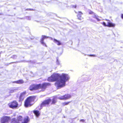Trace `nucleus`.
<instances>
[{
	"label": "nucleus",
	"instance_id": "f8f14e48",
	"mask_svg": "<svg viewBox=\"0 0 123 123\" xmlns=\"http://www.w3.org/2000/svg\"><path fill=\"white\" fill-rule=\"evenodd\" d=\"M83 14L82 12L81 11H79L77 15V17L78 19L81 20L83 18L82 17V15Z\"/></svg>",
	"mask_w": 123,
	"mask_h": 123
},
{
	"label": "nucleus",
	"instance_id": "4468645a",
	"mask_svg": "<svg viewBox=\"0 0 123 123\" xmlns=\"http://www.w3.org/2000/svg\"><path fill=\"white\" fill-rule=\"evenodd\" d=\"M33 112L37 117H38L40 115L39 111L38 110H35L33 111Z\"/></svg>",
	"mask_w": 123,
	"mask_h": 123
},
{
	"label": "nucleus",
	"instance_id": "412c9836",
	"mask_svg": "<svg viewBox=\"0 0 123 123\" xmlns=\"http://www.w3.org/2000/svg\"><path fill=\"white\" fill-rule=\"evenodd\" d=\"M89 14H94V12L90 10L89 12Z\"/></svg>",
	"mask_w": 123,
	"mask_h": 123
},
{
	"label": "nucleus",
	"instance_id": "a878e982",
	"mask_svg": "<svg viewBox=\"0 0 123 123\" xmlns=\"http://www.w3.org/2000/svg\"><path fill=\"white\" fill-rule=\"evenodd\" d=\"M80 121L82 122H84L85 121V120L83 119H82L80 120Z\"/></svg>",
	"mask_w": 123,
	"mask_h": 123
},
{
	"label": "nucleus",
	"instance_id": "1a4fd4ad",
	"mask_svg": "<svg viewBox=\"0 0 123 123\" xmlns=\"http://www.w3.org/2000/svg\"><path fill=\"white\" fill-rule=\"evenodd\" d=\"M42 37L40 40L41 43L45 46H47L45 43L43 41L45 39L48 38L49 37L45 35H42Z\"/></svg>",
	"mask_w": 123,
	"mask_h": 123
},
{
	"label": "nucleus",
	"instance_id": "b1692460",
	"mask_svg": "<svg viewBox=\"0 0 123 123\" xmlns=\"http://www.w3.org/2000/svg\"><path fill=\"white\" fill-rule=\"evenodd\" d=\"M77 7V6L76 5H73L72 6V7L73 8H76Z\"/></svg>",
	"mask_w": 123,
	"mask_h": 123
},
{
	"label": "nucleus",
	"instance_id": "c85d7f7f",
	"mask_svg": "<svg viewBox=\"0 0 123 123\" xmlns=\"http://www.w3.org/2000/svg\"><path fill=\"white\" fill-rule=\"evenodd\" d=\"M75 12V13H77V12Z\"/></svg>",
	"mask_w": 123,
	"mask_h": 123
},
{
	"label": "nucleus",
	"instance_id": "5701e85b",
	"mask_svg": "<svg viewBox=\"0 0 123 123\" xmlns=\"http://www.w3.org/2000/svg\"><path fill=\"white\" fill-rule=\"evenodd\" d=\"M16 56H16V55H14L12 56V57L13 59H14L16 58Z\"/></svg>",
	"mask_w": 123,
	"mask_h": 123
},
{
	"label": "nucleus",
	"instance_id": "0eeeda50",
	"mask_svg": "<svg viewBox=\"0 0 123 123\" xmlns=\"http://www.w3.org/2000/svg\"><path fill=\"white\" fill-rule=\"evenodd\" d=\"M51 101V99L50 98H48L45 100L43 101L41 104L40 106L41 107L45 106L46 105H49Z\"/></svg>",
	"mask_w": 123,
	"mask_h": 123
},
{
	"label": "nucleus",
	"instance_id": "9b49d317",
	"mask_svg": "<svg viewBox=\"0 0 123 123\" xmlns=\"http://www.w3.org/2000/svg\"><path fill=\"white\" fill-rule=\"evenodd\" d=\"M42 37L40 40L41 43L45 46H47L45 43L43 41L45 39L48 38L49 37L45 35H42Z\"/></svg>",
	"mask_w": 123,
	"mask_h": 123
},
{
	"label": "nucleus",
	"instance_id": "aec40b11",
	"mask_svg": "<svg viewBox=\"0 0 123 123\" xmlns=\"http://www.w3.org/2000/svg\"><path fill=\"white\" fill-rule=\"evenodd\" d=\"M19 102L22 101L24 99V97H22L20 95L19 97Z\"/></svg>",
	"mask_w": 123,
	"mask_h": 123
},
{
	"label": "nucleus",
	"instance_id": "6ab92c4d",
	"mask_svg": "<svg viewBox=\"0 0 123 123\" xmlns=\"http://www.w3.org/2000/svg\"><path fill=\"white\" fill-rule=\"evenodd\" d=\"M26 91H25L23 92H22L20 94V96H21L22 97H23L24 98V97L25 95L26 94Z\"/></svg>",
	"mask_w": 123,
	"mask_h": 123
},
{
	"label": "nucleus",
	"instance_id": "4be33fe9",
	"mask_svg": "<svg viewBox=\"0 0 123 123\" xmlns=\"http://www.w3.org/2000/svg\"><path fill=\"white\" fill-rule=\"evenodd\" d=\"M102 24L104 25L105 26H107V25H106L105 22H103L102 23Z\"/></svg>",
	"mask_w": 123,
	"mask_h": 123
},
{
	"label": "nucleus",
	"instance_id": "20e7f679",
	"mask_svg": "<svg viewBox=\"0 0 123 123\" xmlns=\"http://www.w3.org/2000/svg\"><path fill=\"white\" fill-rule=\"evenodd\" d=\"M36 98L35 96H30L25 100L24 104V106L26 108L31 106L33 104L32 102H33Z\"/></svg>",
	"mask_w": 123,
	"mask_h": 123
},
{
	"label": "nucleus",
	"instance_id": "39448f33",
	"mask_svg": "<svg viewBox=\"0 0 123 123\" xmlns=\"http://www.w3.org/2000/svg\"><path fill=\"white\" fill-rule=\"evenodd\" d=\"M8 105L10 108L14 109L18 107V104L16 101L14 100L10 102L8 104Z\"/></svg>",
	"mask_w": 123,
	"mask_h": 123
},
{
	"label": "nucleus",
	"instance_id": "bb28decb",
	"mask_svg": "<svg viewBox=\"0 0 123 123\" xmlns=\"http://www.w3.org/2000/svg\"><path fill=\"white\" fill-rule=\"evenodd\" d=\"M121 17L122 19H123V14H121Z\"/></svg>",
	"mask_w": 123,
	"mask_h": 123
},
{
	"label": "nucleus",
	"instance_id": "dca6fc26",
	"mask_svg": "<svg viewBox=\"0 0 123 123\" xmlns=\"http://www.w3.org/2000/svg\"><path fill=\"white\" fill-rule=\"evenodd\" d=\"M54 42L56 43L58 45H62V43L60 41L54 39H53Z\"/></svg>",
	"mask_w": 123,
	"mask_h": 123
},
{
	"label": "nucleus",
	"instance_id": "9d476101",
	"mask_svg": "<svg viewBox=\"0 0 123 123\" xmlns=\"http://www.w3.org/2000/svg\"><path fill=\"white\" fill-rule=\"evenodd\" d=\"M42 37L40 40L41 43L45 46H47L45 43L43 41L45 39L48 38L49 37L45 35H42Z\"/></svg>",
	"mask_w": 123,
	"mask_h": 123
},
{
	"label": "nucleus",
	"instance_id": "a211bd4d",
	"mask_svg": "<svg viewBox=\"0 0 123 123\" xmlns=\"http://www.w3.org/2000/svg\"><path fill=\"white\" fill-rule=\"evenodd\" d=\"M71 102V101L65 102L62 103V106H64L65 105H68Z\"/></svg>",
	"mask_w": 123,
	"mask_h": 123
},
{
	"label": "nucleus",
	"instance_id": "393cba45",
	"mask_svg": "<svg viewBox=\"0 0 123 123\" xmlns=\"http://www.w3.org/2000/svg\"><path fill=\"white\" fill-rule=\"evenodd\" d=\"M26 10H34L32 9H27Z\"/></svg>",
	"mask_w": 123,
	"mask_h": 123
},
{
	"label": "nucleus",
	"instance_id": "f257e3e1",
	"mask_svg": "<svg viewBox=\"0 0 123 123\" xmlns=\"http://www.w3.org/2000/svg\"><path fill=\"white\" fill-rule=\"evenodd\" d=\"M69 79L68 75L67 74H62L61 75L58 74H54L48 77V80L50 82L56 81L55 85L57 89L64 87L66 82Z\"/></svg>",
	"mask_w": 123,
	"mask_h": 123
},
{
	"label": "nucleus",
	"instance_id": "f3484780",
	"mask_svg": "<svg viewBox=\"0 0 123 123\" xmlns=\"http://www.w3.org/2000/svg\"><path fill=\"white\" fill-rule=\"evenodd\" d=\"M57 101L55 98H53L52 100V102L51 103V105L55 104L57 102Z\"/></svg>",
	"mask_w": 123,
	"mask_h": 123
},
{
	"label": "nucleus",
	"instance_id": "f03ea898",
	"mask_svg": "<svg viewBox=\"0 0 123 123\" xmlns=\"http://www.w3.org/2000/svg\"><path fill=\"white\" fill-rule=\"evenodd\" d=\"M51 86V84L49 83L44 82L42 84H33L31 85L29 89L31 91L41 89V91H44L47 88Z\"/></svg>",
	"mask_w": 123,
	"mask_h": 123
},
{
	"label": "nucleus",
	"instance_id": "6e6552de",
	"mask_svg": "<svg viewBox=\"0 0 123 123\" xmlns=\"http://www.w3.org/2000/svg\"><path fill=\"white\" fill-rule=\"evenodd\" d=\"M71 97V96L70 95L67 94L60 97L58 98L61 100H66L70 98Z\"/></svg>",
	"mask_w": 123,
	"mask_h": 123
},
{
	"label": "nucleus",
	"instance_id": "423d86ee",
	"mask_svg": "<svg viewBox=\"0 0 123 123\" xmlns=\"http://www.w3.org/2000/svg\"><path fill=\"white\" fill-rule=\"evenodd\" d=\"M10 117L8 116H3L0 119L1 123H7L10 120Z\"/></svg>",
	"mask_w": 123,
	"mask_h": 123
},
{
	"label": "nucleus",
	"instance_id": "7ed1b4c3",
	"mask_svg": "<svg viewBox=\"0 0 123 123\" xmlns=\"http://www.w3.org/2000/svg\"><path fill=\"white\" fill-rule=\"evenodd\" d=\"M30 121V119L28 116H26L24 118L20 115L18 116L16 119L15 118H12L10 123H28Z\"/></svg>",
	"mask_w": 123,
	"mask_h": 123
},
{
	"label": "nucleus",
	"instance_id": "2eb2a0df",
	"mask_svg": "<svg viewBox=\"0 0 123 123\" xmlns=\"http://www.w3.org/2000/svg\"><path fill=\"white\" fill-rule=\"evenodd\" d=\"M24 82V81L22 80H20L13 82V83L18 84H22Z\"/></svg>",
	"mask_w": 123,
	"mask_h": 123
},
{
	"label": "nucleus",
	"instance_id": "cd10ccee",
	"mask_svg": "<svg viewBox=\"0 0 123 123\" xmlns=\"http://www.w3.org/2000/svg\"><path fill=\"white\" fill-rule=\"evenodd\" d=\"M90 56H95V55H90Z\"/></svg>",
	"mask_w": 123,
	"mask_h": 123
},
{
	"label": "nucleus",
	"instance_id": "ddd939ff",
	"mask_svg": "<svg viewBox=\"0 0 123 123\" xmlns=\"http://www.w3.org/2000/svg\"><path fill=\"white\" fill-rule=\"evenodd\" d=\"M115 25L114 23L111 22H108L107 26L109 27H114L115 26Z\"/></svg>",
	"mask_w": 123,
	"mask_h": 123
}]
</instances>
